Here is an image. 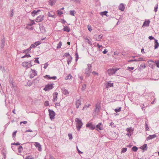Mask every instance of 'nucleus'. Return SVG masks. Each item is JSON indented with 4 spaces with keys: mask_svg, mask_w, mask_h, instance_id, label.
<instances>
[{
    "mask_svg": "<svg viewBox=\"0 0 159 159\" xmlns=\"http://www.w3.org/2000/svg\"><path fill=\"white\" fill-rule=\"evenodd\" d=\"M75 121L76 122V126L77 130L79 131L82 127L83 124V123L82 122L81 120L79 118H76L75 119Z\"/></svg>",
    "mask_w": 159,
    "mask_h": 159,
    "instance_id": "nucleus-1",
    "label": "nucleus"
},
{
    "mask_svg": "<svg viewBox=\"0 0 159 159\" xmlns=\"http://www.w3.org/2000/svg\"><path fill=\"white\" fill-rule=\"evenodd\" d=\"M32 61L30 60L28 62L25 61L23 62L22 65L24 67H25L26 68H28L31 67L33 65L32 64Z\"/></svg>",
    "mask_w": 159,
    "mask_h": 159,
    "instance_id": "nucleus-2",
    "label": "nucleus"
},
{
    "mask_svg": "<svg viewBox=\"0 0 159 159\" xmlns=\"http://www.w3.org/2000/svg\"><path fill=\"white\" fill-rule=\"evenodd\" d=\"M119 70L118 68L116 69H110L107 70V72L108 75H111L116 73V72Z\"/></svg>",
    "mask_w": 159,
    "mask_h": 159,
    "instance_id": "nucleus-3",
    "label": "nucleus"
},
{
    "mask_svg": "<svg viewBox=\"0 0 159 159\" xmlns=\"http://www.w3.org/2000/svg\"><path fill=\"white\" fill-rule=\"evenodd\" d=\"M54 84H48L45 86V87L44 88L43 90L45 91H48L50 89H52L53 88V86Z\"/></svg>",
    "mask_w": 159,
    "mask_h": 159,
    "instance_id": "nucleus-4",
    "label": "nucleus"
},
{
    "mask_svg": "<svg viewBox=\"0 0 159 159\" xmlns=\"http://www.w3.org/2000/svg\"><path fill=\"white\" fill-rule=\"evenodd\" d=\"M48 112L49 113V117L50 119L52 120L54 119L55 118V115L54 111L53 110L49 109H48Z\"/></svg>",
    "mask_w": 159,
    "mask_h": 159,
    "instance_id": "nucleus-5",
    "label": "nucleus"
},
{
    "mask_svg": "<svg viewBox=\"0 0 159 159\" xmlns=\"http://www.w3.org/2000/svg\"><path fill=\"white\" fill-rule=\"evenodd\" d=\"M43 15H40L37 17L35 21L37 22H39L42 21L43 20Z\"/></svg>",
    "mask_w": 159,
    "mask_h": 159,
    "instance_id": "nucleus-6",
    "label": "nucleus"
},
{
    "mask_svg": "<svg viewBox=\"0 0 159 159\" xmlns=\"http://www.w3.org/2000/svg\"><path fill=\"white\" fill-rule=\"evenodd\" d=\"M86 127H89V128L92 130H93L95 129V127L94 125H92L91 123H89L86 125Z\"/></svg>",
    "mask_w": 159,
    "mask_h": 159,
    "instance_id": "nucleus-7",
    "label": "nucleus"
},
{
    "mask_svg": "<svg viewBox=\"0 0 159 159\" xmlns=\"http://www.w3.org/2000/svg\"><path fill=\"white\" fill-rule=\"evenodd\" d=\"M150 23V21L149 20H145V21L144 22L143 24L142 25V27L144 26L148 27L149 25V24Z\"/></svg>",
    "mask_w": 159,
    "mask_h": 159,
    "instance_id": "nucleus-8",
    "label": "nucleus"
},
{
    "mask_svg": "<svg viewBox=\"0 0 159 159\" xmlns=\"http://www.w3.org/2000/svg\"><path fill=\"white\" fill-rule=\"evenodd\" d=\"M58 94V93L57 92H56L53 93V102H55L57 101V96Z\"/></svg>",
    "mask_w": 159,
    "mask_h": 159,
    "instance_id": "nucleus-9",
    "label": "nucleus"
},
{
    "mask_svg": "<svg viewBox=\"0 0 159 159\" xmlns=\"http://www.w3.org/2000/svg\"><path fill=\"white\" fill-rule=\"evenodd\" d=\"M96 127L97 129H99L100 130H102L103 129V125H102L101 123H99L96 125Z\"/></svg>",
    "mask_w": 159,
    "mask_h": 159,
    "instance_id": "nucleus-10",
    "label": "nucleus"
},
{
    "mask_svg": "<svg viewBox=\"0 0 159 159\" xmlns=\"http://www.w3.org/2000/svg\"><path fill=\"white\" fill-rule=\"evenodd\" d=\"M34 145L37 148H38V150L39 151H41L42 150L41 146L39 143L38 142H35Z\"/></svg>",
    "mask_w": 159,
    "mask_h": 159,
    "instance_id": "nucleus-11",
    "label": "nucleus"
},
{
    "mask_svg": "<svg viewBox=\"0 0 159 159\" xmlns=\"http://www.w3.org/2000/svg\"><path fill=\"white\" fill-rule=\"evenodd\" d=\"M156 137L157 135L155 134L152 135H149V136L146 139L147 140H148L150 139H154Z\"/></svg>",
    "mask_w": 159,
    "mask_h": 159,
    "instance_id": "nucleus-12",
    "label": "nucleus"
},
{
    "mask_svg": "<svg viewBox=\"0 0 159 159\" xmlns=\"http://www.w3.org/2000/svg\"><path fill=\"white\" fill-rule=\"evenodd\" d=\"M91 69L90 68H87L85 70V73L87 76H89L91 72Z\"/></svg>",
    "mask_w": 159,
    "mask_h": 159,
    "instance_id": "nucleus-13",
    "label": "nucleus"
},
{
    "mask_svg": "<svg viewBox=\"0 0 159 159\" xmlns=\"http://www.w3.org/2000/svg\"><path fill=\"white\" fill-rule=\"evenodd\" d=\"M159 46V43L158 42V41L156 39H155L154 41V49H156L158 48Z\"/></svg>",
    "mask_w": 159,
    "mask_h": 159,
    "instance_id": "nucleus-14",
    "label": "nucleus"
},
{
    "mask_svg": "<svg viewBox=\"0 0 159 159\" xmlns=\"http://www.w3.org/2000/svg\"><path fill=\"white\" fill-rule=\"evenodd\" d=\"M48 15L49 17H51L54 18L56 17V16L54 13L53 12H48Z\"/></svg>",
    "mask_w": 159,
    "mask_h": 159,
    "instance_id": "nucleus-15",
    "label": "nucleus"
},
{
    "mask_svg": "<svg viewBox=\"0 0 159 159\" xmlns=\"http://www.w3.org/2000/svg\"><path fill=\"white\" fill-rule=\"evenodd\" d=\"M119 10H121V11H124L125 9V7L124 6V5L123 3H121L120 4L119 6Z\"/></svg>",
    "mask_w": 159,
    "mask_h": 159,
    "instance_id": "nucleus-16",
    "label": "nucleus"
},
{
    "mask_svg": "<svg viewBox=\"0 0 159 159\" xmlns=\"http://www.w3.org/2000/svg\"><path fill=\"white\" fill-rule=\"evenodd\" d=\"M39 29L42 33H44L45 32V30L44 27L42 25H40Z\"/></svg>",
    "mask_w": 159,
    "mask_h": 159,
    "instance_id": "nucleus-17",
    "label": "nucleus"
},
{
    "mask_svg": "<svg viewBox=\"0 0 159 159\" xmlns=\"http://www.w3.org/2000/svg\"><path fill=\"white\" fill-rule=\"evenodd\" d=\"M62 91V93L65 95H67L69 94V93L67 90L66 89L64 88L61 89Z\"/></svg>",
    "mask_w": 159,
    "mask_h": 159,
    "instance_id": "nucleus-18",
    "label": "nucleus"
},
{
    "mask_svg": "<svg viewBox=\"0 0 159 159\" xmlns=\"http://www.w3.org/2000/svg\"><path fill=\"white\" fill-rule=\"evenodd\" d=\"M113 86V83H111V82H108L107 85H106V87L107 88H108L109 87H112Z\"/></svg>",
    "mask_w": 159,
    "mask_h": 159,
    "instance_id": "nucleus-19",
    "label": "nucleus"
},
{
    "mask_svg": "<svg viewBox=\"0 0 159 159\" xmlns=\"http://www.w3.org/2000/svg\"><path fill=\"white\" fill-rule=\"evenodd\" d=\"M40 78L39 77H38L37 78H36L35 79H34L33 81V83L34 84H35L37 83H38L39 82V80H40Z\"/></svg>",
    "mask_w": 159,
    "mask_h": 159,
    "instance_id": "nucleus-20",
    "label": "nucleus"
},
{
    "mask_svg": "<svg viewBox=\"0 0 159 159\" xmlns=\"http://www.w3.org/2000/svg\"><path fill=\"white\" fill-rule=\"evenodd\" d=\"M81 104V101L80 99H79L77 100L76 102V108H79V106Z\"/></svg>",
    "mask_w": 159,
    "mask_h": 159,
    "instance_id": "nucleus-21",
    "label": "nucleus"
},
{
    "mask_svg": "<svg viewBox=\"0 0 159 159\" xmlns=\"http://www.w3.org/2000/svg\"><path fill=\"white\" fill-rule=\"evenodd\" d=\"M1 47L2 49H3L5 46V40L4 38L1 40Z\"/></svg>",
    "mask_w": 159,
    "mask_h": 159,
    "instance_id": "nucleus-22",
    "label": "nucleus"
},
{
    "mask_svg": "<svg viewBox=\"0 0 159 159\" xmlns=\"http://www.w3.org/2000/svg\"><path fill=\"white\" fill-rule=\"evenodd\" d=\"M56 0H49V3L51 6L53 5L55 3Z\"/></svg>",
    "mask_w": 159,
    "mask_h": 159,
    "instance_id": "nucleus-23",
    "label": "nucleus"
},
{
    "mask_svg": "<svg viewBox=\"0 0 159 159\" xmlns=\"http://www.w3.org/2000/svg\"><path fill=\"white\" fill-rule=\"evenodd\" d=\"M63 29L64 31H66L67 32H69L70 30V28L66 26H64V28Z\"/></svg>",
    "mask_w": 159,
    "mask_h": 159,
    "instance_id": "nucleus-24",
    "label": "nucleus"
},
{
    "mask_svg": "<svg viewBox=\"0 0 159 159\" xmlns=\"http://www.w3.org/2000/svg\"><path fill=\"white\" fill-rule=\"evenodd\" d=\"M39 11H40V10H37V11L34 10L31 13L32 15L33 16H34L35 15H37V13Z\"/></svg>",
    "mask_w": 159,
    "mask_h": 159,
    "instance_id": "nucleus-25",
    "label": "nucleus"
},
{
    "mask_svg": "<svg viewBox=\"0 0 159 159\" xmlns=\"http://www.w3.org/2000/svg\"><path fill=\"white\" fill-rule=\"evenodd\" d=\"M72 57L70 56L68 58V59L67 60V63L68 65L70 64L72 61Z\"/></svg>",
    "mask_w": 159,
    "mask_h": 159,
    "instance_id": "nucleus-26",
    "label": "nucleus"
},
{
    "mask_svg": "<svg viewBox=\"0 0 159 159\" xmlns=\"http://www.w3.org/2000/svg\"><path fill=\"white\" fill-rule=\"evenodd\" d=\"M146 67V66L145 64H141L140 65V66L139 67V69H144Z\"/></svg>",
    "mask_w": 159,
    "mask_h": 159,
    "instance_id": "nucleus-27",
    "label": "nucleus"
},
{
    "mask_svg": "<svg viewBox=\"0 0 159 159\" xmlns=\"http://www.w3.org/2000/svg\"><path fill=\"white\" fill-rule=\"evenodd\" d=\"M147 144H144L143 146H141L140 147V148L141 149L143 150H147Z\"/></svg>",
    "mask_w": 159,
    "mask_h": 159,
    "instance_id": "nucleus-28",
    "label": "nucleus"
},
{
    "mask_svg": "<svg viewBox=\"0 0 159 159\" xmlns=\"http://www.w3.org/2000/svg\"><path fill=\"white\" fill-rule=\"evenodd\" d=\"M31 51V49L30 48H29L26 50H25L24 52L23 53L26 54H27L28 52H29Z\"/></svg>",
    "mask_w": 159,
    "mask_h": 159,
    "instance_id": "nucleus-29",
    "label": "nucleus"
},
{
    "mask_svg": "<svg viewBox=\"0 0 159 159\" xmlns=\"http://www.w3.org/2000/svg\"><path fill=\"white\" fill-rule=\"evenodd\" d=\"M100 109V107L99 106H98L97 105H96V108L95 110V112H98Z\"/></svg>",
    "mask_w": 159,
    "mask_h": 159,
    "instance_id": "nucleus-30",
    "label": "nucleus"
},
{
    "mask_svg": "<svg viewBox=\"0 0 159 159\" xmlns=\"http://www.w3.org/2000/svg\"><path fill=\"white\" fill-rule=\"evenodd\" d=\"M75 11V10H71L70 11V14L71 16H74Z\"/></svg>",
    "mask_w": 159,
    "mask_h": 159,
    "instance_id": "nucleus-31",
    "label": "nucleus"
},
{
    "mask_svg": "<svg viewBox=\"0 0 159 159\" xmlns=\"http://www.w3.org/2000/svg\"><path fill=\"white\" fill-rule=\"evenodd\" d=\"M121 107H119L118 109L116 108L114 110V111L116 112H119L121 111Z\"/></svg>",
    "mask_w": 159,
    "mask_h": 159,
    "instance_id": "nucleus-32",
    "label": "nucleus"
},
{
    "mask_svg": "<svg viewBox=\"0 0 159 159\" xmlns=\"http://www.w3.org/2000/svg\"><path fill=\"white\" fill-rule=\"evenodd\" d=\"M62 43L61 41H60L59 43L57 44V48L59 49L61 48V46L62 45Z\"/></svg>",
    "mask_w": 159,
    "mask_h": 159,
    "instance_id": "nucleus-33",
    "label": "nucleus"
},
{
    "mask_svg": "<svg viewBox=\"0 0 159 159\" xmlns=\"http://www.w3.org/2000/svg\"><path fill=\"white\" fill-rule=\"evenodd\" d=\"M138 148L136 146H133L132 148V150L134 152H136L138 150Z\"/></svg>",
    "mask_w": 159,
    "mask_h": 159,
    "instance_id": "nucleus-34",
    "label": "nucleus"
},
{
    "mask_svg": "<svg viewBox=\"0 0 159 159\" xmlns=\"http://www.w3.org/2000/svg\"><path fill=\"white\" fill-rule=\"evenodd\" d=\"M108 13V11H105L101 12V15L102 16L105 15L107 16V14Z\"/></svg>",
    "mask_w": 159,
    "mask_h": 159,
    "instance_id": "nucleus-35",
    "label": "nucleus"
},
{
    "mask_svg": "<svg viewBox=\"0 0 159 159\" xmlns=\"http://www.w3.org/2000/svg\"><path fill=\"white\" fill-rule=\"evenodd\" d=\"M72 77L71 75L69 74V75H67V76L66 77L65 79L66 80L68 79H71Z\"/></svg>",
    "mask_w": 159,
    "mask_h": 159,
    "instance_id": "nucleus-36",
    "label": "nucleus"
},
{
    "mask_svg": "<svg viewBox=\"0 0 159 159\" xmlns=\"http://www.w3.org/2000/svg\"><path fill=\"white\" fill-rule=\"evenodd\" d=\"M18 152H19L20 153L22 151L23 148L21 146H20L18 148Z\"/></svg>",
    "mask_w": 159,
    "mask_h": 159,
    "instance_id": "nucleus-37",
    "label": "nucleus"
},
{
    "mask_svg": "<svg viewBox=\"0 0 159 159\" xmlns=\"http://www.w3.org/2000/svg\"><path fill=\"white\" fill-rule=\"evenodd\" d=\"M31 56L30 55V54H26L24 56H22L21 57V58H24L25 57H31Z\"/></svg>",
    "mask_w": 159,
    "mask_h": 159,
    "instance_id": "nucleus-38",
    "label": "nucleus"
},
{
    "mask_svg": "<svg viewBox=\"0 0 159 159\" xmlns=\"http://www.w3.org/2000/svg\"><path fill=\"white\" fill-rule=\"evenodd\" d=\"M31 70L33 71L32 73V74L33 75V76H35L37 75V74L36 71V70H33L32 69H31Z\"/></svg>",
    "mask_w": 159,
    "mask_h": 159,
    "instance_id": "nucleus-39",
    "label": "nucleus"
},
{
    "mask_svg": "<svg viewBox=\"0 0 159 159\" xmlns=\"http://www.w3.org/2000/svg\"><path fill=\"white\" fill-rule=\"evenodd\" d=\"M127 149V148H122V150H121V153H122L125 152H126V151Z\"/></svg>",
    "mask_w": 159,
    "mask_h": 159,
    "instance_id": "nucleus-40",
    "label": "nucleus"
},
{
    "mask_svg": "<svg viewBox=\"0 0 159 159\" xmlns=\"http://www.w3.org/2000/svg\"><path fill=\"white\" fill-rule=\"evenodd\" d=\"M25 159H34V158L32 156H28L25 158Z\"/></svg>",
    "mask_w": 159,
    "mask_h": 159,
    "instance_id": "nucleus-41",
    "label": "nucleus"
},
{
    "mask_svg": "<svg viewBox=\"0 0 159 159\" xmlns=\"http://www.w3.org/2000/svg\"><path fill=\"white\" fill-rule=\"evenodd\" d=\"M102 36L101 35H98V37L97 38V40L98 41L100 40L101 39H102Z\"/></svg>",
    "mask_w": 159,
    "mask_h": 159,
    "instance_id": "nucleus-42",
    "label": "nucleus"
},
{
    "mask_svg": "<svg viewBox=\"0 0 159 159\" xmlns=\"http://www.w3.org/2000/svg\"><path fill=\"white\" fill-rule=\"evenodd\" d=\"M37 46V45H35L34 43L33 44H32L31 45L30 47L29 48H30V49L31 50V49L33 48H35Z\"/></svg>",
    "mask_w": 159,
    "mask_h": 159,
    "instance_id": "nucleus-43",
    "label": "nucleus"
},
{
    "mask_svg": "<svg viewBox=\"0 0 159 159\" xmlns=\"http://www.w3.org/2000/svg\"><path fill=\"white\" fill-rule=\"evenodd\" d=\"M155 63L157 67L159 68V60L156 61Z\"/></svg>",
    "mask_w": 159,
    "mask_h": 159,
    "instance_id": "nucleus-44",
    "label": "nucleus"
},
{
    "mask_svg": "<svg viewBox=\"0 0 159 159\" xmlns=\"http://www.w3.org/2000/svg\"><path fill=\"white\" fill-rule=\"evenodd\" d=\"M134 69V67H127V70H129L130 71H131Z\"/></svg>",
    "mask_w": 159,
    "mask_h": 159,
    "instance_id": "nucleus-45",
    "label": "nucleus"
},
{
    "mask_svg": "<svg viewBox=\"0 0 159 159\" xmlns=\"http://www.w3.org/2000/svg\"><path fill=\"white\" fill-rule=\"evenodd\" d=\"M138 59V61H146V60H145V59L144 58H142V57L139 58Z\"/></svg>",
    "mask_w": 159,
    "mask_h": 159,
    "instance_id": "nucleus-46",
    "label": "nucleus"
},
{
    "mask_svg": "<svg viewBox=\"0 0 159 159\" xmlns=\"http://www.w3.org/2000/svg\"><path fill=\"white\" fill-rule=\"evenodd\" d=\"M57 13L58 15H61L63 14V13L61 11L58 10L57 11Z\"/></svg>",
    "mask_w": 159,
    "mask_h": 159,
    "instance_id": "nucleus-47",
    "label": "nucleus"
},
{
    "mask_svg": "<svg viewBox=\"0 0 159 159\" xmlns=\"http://www.w3.org/2000/svg\"><path fill=\"white\" fill-rule=\"evenodd\" d=\"M68 135L69 136V137L70 140H71L72 139L73 137H72V134H68Z\"/></svg>",
    "mask_w": 159,
    "mask_h": 159,
    "instance_id": "nucleus-48",
    "label": "nucleus"
},
{
    "mask_svg": "<svg viewBox=\"0 0 159 159\" xmlns=\"http://www.w3.org/2000/svg\"><path fill=\"white\" fill-rule=\"evenodd\" d=\"M88 29V30L90 32L92 30V29L91 26L89 25L87 26Z\"/></svg>",
    "mask_w": 159,
    "mask_h": 159,
    "instance_id": "nucleus-49",
    "label": "nucleus"
},
{
    "mask_svg": "<svg viewBox=\"0 0 159 159\" xmlns=\"http://www.w3.org/2000/svg\"><path fill=\"white\" fill-rule=\"evenodd\" d=\"M75 57H76L75 60H76V61H77L78 60V56H79L78 54L77 53H75Z\"/></svg>",
    "mask_w": 159,
    "mask_h": 159,
    "instance_id": "nucleus-50",
    "label": "nucleus"
},
{
    "mask_svg": "<svg viewBox=\"0 0 159 159\" xmlns=\"http://www.w3.org/2000/svg\"><path fill=\"white\" fill-rule=\"evenodd\" d=\"M41 43V42L40 41H37L35 42L34 43L35 45H37V46L39 45Z\"/></svg>",
    "mask_w": 159,
    "mask_h": 159,
    "instance_id": "nucleus-51",
    "label": "nucleus"
},
{
    "mask_svg": "<svg viewBox=\"0 0 159 159\" xmlns=\"http://www.w3.org/2000/svg\"><path fill=\"white\" fill-rule=\"evenodd\" d=\"M17 132V131H15L13 132V135H12V137L13 138H14L15 137V136L16 135V133Z\"/></svg>",
    "mask_w": 159,
    "mask_h": 159,
    "instance_id": "nucleus-52",
    "label": "nucleus"
},
{
    "mask_svg": "<svg viewBox=\"0 0 159 159\" xmlns=\"http://www.w3.org/2000/svg\"><path fill=\"white\" fill-rule=\"evenodd\" d=\"M38 58H37L35 59V60L34 61V62L35 63H38V64H39V61L38 60Z\"/></svg>",
    "mask_w": 159,
    "mask_h": 159,
    "instance_id": "nucleus-53",
    "label": "nucleus"
},
{
    "mask_svg": "<svg viewBox=\"0 0 159 159\" xmlns=\"http://www.w3.org/2000/svg\"><path fill=\"white\" fill-rule=\"evenodd\" d=\"M48 62L45 63V64H44V66L43 67V68L45 69H46L47 68V67L48 66Z\"/></svg>",
    "mask_w": 159,
    "mask_h": 159,
    "instance_id": "nucleus-54",
    "label": "nucleus"
},
{
    "mask_svg": "<svg viewBox=\"0 0 159 159\" xmlns=\"http://www.w3.org/2000/svg\"><path fill=\"white\" fill-rule=\"evenodd\" d=\"M148 39H149L150 40H152V39H154L155 40V39H154V37L152 36H149L148 37Z\"/></svg>",
    "mask_w": 159,
    "mask_h": 159,
    "instance_id": "nucleus-55",
    "label": "nucleus"
},
{
    "mask_svg": "<svg viewBox=\"0 0 159 159\" xmlns=\"http://www.w3.org/2000/svg\"><path fill=\"white\" fill-rule=\"evenodd\" d=\"M44 105L46 106H48L49 105V102L48 101H46L44 103Z\"/></svg>",
    "mask_w": 159,
    "mask_h": 159,
    "instance_id": "nucleus-56",
    "label": "nucleus"
},
{
    "mask_svg": "<svg viewBox=\"0 0 159 159\" xmlns=\"http://www.w3.org/2000/svg\"><path fill=\"white\" fill-rule=\"evenodd\" d=\"M157 8H158V5L157 4V5L155 7H154V11L156 12L157 10Z\"/></svg>",
    "mask_w": 159,
    "mask_h": 159,
    "instance_id": "nucleus-57",
    "label": "nucleus"
},
{
    "mask_svg": "<svg viewBox=\"0 0 159 159\" xmlns=\"http://www.w3.org/2000/svg\"><path fill=\"white\" fill-rule=\"evenodd\" d=\"M11 144L16 145H19L20 144V143H19V142H17L16 143H11Z\"/></svg>",
    "mask_w": 159,
    "mask_h": 159,
    "instance_id": "nucleus-58",
    "label": "nucleus"
},
{
    "mask_svg": "<svg viewBox=\"0 0 159 159\" xmlns=\"http://www.w3.org/2000/svg\"><path fill=\"white\" fill-rule=\"evenodd\" d=\"M14 12H13V9H12L11 11V13L10 14V16L12 17L13 16Z\"/></svg>",
    "mask_w": 159,
    "mask_h": 159,
    "instance_id": "nucleus-59",
    "label": "nucleus"
},
{
    "mask_svg": "<svg viewBox=\"0 0 159 159\" xmlns=\"http://www.w3.org/2000/svg\"><path fill=\"white\" fill-rule=\"evenodd\" d=\"M27 85L29 86H31L32 84V83H31V82H28L27 83Z\"/></svg>",
    "mask_w": 159,
    "mask_h": 159,
    "instance_id": "nucleus-60",
    "label": "nucleus"
},
{
    "mask_svg": "<svg viewBox=\"0 0 159 159\" xmlns=\"http://www.w3.org/2000/svg\"><path fill=\"white\" fill-rule=\"evenodd\" d=\"M92 74L93 75H98V73H97L95 71H93L92 72Z\"/></svg>",
    "mask_w": 159,
    "mask_h": 159,
    "instance_id": "nucleus-61",
    "label": "nucleus"
},
{
    "mask_svg": "<svg viewBox=\"0 0 159 159\" xmlns=\"http://www.w3.org/2000/svg\"><path fill=\"white\" fill-rule=\"evenodd\" d=\"M77 151H78V152L79 153V154H82L83 153V152H81L79 149L78 148V147H77Z\"/></svg>",
    "mask_w": 159,
    "mask_h": 159,
    "instance_id": "nucleus-62",
    "label": "nucleus"
},
{
    "mask_svg": "<svg viewBox=\"0 0 159 159\" xmlns=\"http://www.w3.org/2000/svg\"><path fill=\"white\" fill-rule=\"evenodd\" d=\"M57 78L56 76H53V77H51V79H52L54 80H56V79H57Z\"/></svg>",
    "mask_w": 159,
    "mask_h": 159,
    "instance_id": "nucleus-63",
    "label": "nucleus"
},
{
    "mask_svg": "<svg viewBox=\"0 0 159 159\" xmlns=\"http://www.w3.org/2000/svg\"><path fill=\"white\" fill-rule=\"evenodd\" d=\"M64 55L66 57H67L68 56H70L69 52L65 53Z\"/></svg>",
    "mask_w": 159,
    "mask_h": 159,
    "instance_id": "nucleus-64",
    "label": "nucleus"
}]
</instances>
